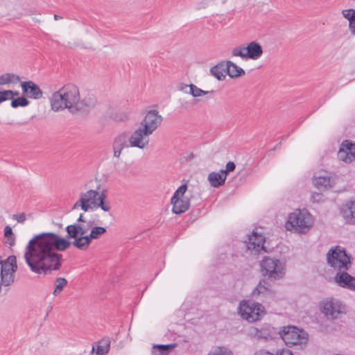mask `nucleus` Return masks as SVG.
Wrapping results in <instances>:
<instances>
[{
	"mask_svg": "<svg viewBox=\"0 0 355 355\" xmlns=\"http://www.w3.org/2000/svg\"><path fill=\"white\" fill-rule=\"evenodd\" d=\"M91 243L87 235H80L70 242L55 233L42 232L28 241L25 249V261L32 272L50 274L53 270H59L62 266V254L59 252L67 250L71 245L84 250Z\"/></svg>",
	"mask_w": 355,
	"mask_h": 355,
	"instance_id": "obj_1",
	"label": "nucleus"
},
{
	"mask_svg": "<svg viewBox=\"0 0 355 355\" xmlns=\"http://www.w3.org/2000/svg\"><path fill=\"white\" fill-rule=\"evenodd\" d=\"M51 110L60 112L67 109L72 114L88 111L94 107L96 99L88 95L80 99L79 89L73 84H66L52 94L50 98Z\"/></svg>",
	"mask_w": 355,
	"mask_h": 355,
	"instance_id": "obj_2",
	"label": "nucleus"
},
{
	"mask_svg": "<svg viewBox=\"0 0 355 355\" xmlns=\"http://www.w3.org/2000/svg\"><path fill=\"white\" fill-rule=\"evenodd\" d=\"M78 207L87 212L97 208H101L104 211H110V202L107 200L105 191L100 193L97 190L89 189L86 192L80 193L79 200L73 205L72 209Z\"/></svg>",
	"mask_w": 355,
	"mask_h": 355,
	"instance_id": "obj_3",
	"label": "nucleus"
},
{
	"mask_svg": "<svg viewBox=\"0 0 355 355\" xmlns=\"http://www.w3.org/2000/svg\"><path fill=\"white\" fill-rule=\"evenodd\" d=\"M278 334L289 347L299 346L300 349H302L306 346L309 340L308 334L304 329L295 326L284 327L278 331Z\"/></svg>",
	"mask_w": 355,
	"mask_h": 355,
	"instance_id": "obj_4",
	"label": "nucleus"
},
{
	"mask_svg": "<svg viewBox=\"0 0 355 355\" xmlns=\"http://www.w3.org/2000/svg\"><path fill=\"white\" fill-rule=\"evenodd\" d=\"M313 220L311 214L305 209H297L291 213L288 218L286 227L288 230L304 234L311 227Z\"/></svg>",
	"mask_w": 355,
	"mask_h": 355,
	"instance_id": "obj_5",
	"label": "nucleus"
},
{
	"mask_svg": "<svg viewBox=\"0 0 355 355\" xmlns=\"http://www.w3.org/2000/svg\"><path fill=\"white\" fill-rule=\"evenodd\" d=\"M326 256L327 264L335 270H348L352 266L350 256L340 246L331 248Z\"/></svg>",
	"mask_w": 355,
	"mask_h": 355,
	"instance_id": "obj_6",
	"label": "nucleus"
},
{
	"mask_svg": "<svg viewBox=\"0 0 355 355\" xmlns=\"http://www.w3.org/2000/svg\"><path fill=\"white\" fill-rule=\"evenodd\" d=\"M261 270L268 279L279 280L285 275V263L276 258L265 257L261 262Z\"/></svg>",
	"mask_w": 355,
	"mask_h": 355,
	"instance_id": "obj_7",
	"label": "nucleus"
},
{
	"mask_svg": "<svg viewBox=\"0 0 355 355\" xmlns=\"http://www.w3.org/2000/svg\"><path fill=\"white\" fill-rule=\"evenodd\" d=\"M239 313L243 319L254 322L261 320L266 311L260 303L243 300L239 304Z\"/></svg>",
	"mask_w": 355,
	"mask_h": 355,
	"instance_id": "obj_8",
	"label": "nucleus"
},
{
	"mask_svg": "<svg viewBox=\"0 0 355 355\" xmlns=\"http://www.w3.org/2000/svg\"><path fill=\"white\" fill-rule=\"evenodd\" d=\"M320 309L328 320H336L345 313V306L338 299L327 298L320 304Z\"/></svg>",
	"mask_w": 355,
	"mask_h": 355,
	"instance_id": "obj_9",
	"label": "nucleus"
},
{
	"mask_svg": "<svg viewBox=\"0 0 355 355\" xmlns=\"http://www.w3.org/2000/svg\"><path fill=\"white\" fill-rule=\"evenodd\" d=\"M17 270V264L15 256H9L5 260H2L0 256V279H1V284L4 286H10L14 282V273Z\"/></svg>",
	"mask_w": 355,
	"mask_h": 355,
	"instance_id": "obj_10",
	"label": "nucleus"
},
{
	"mask_svg": "<svg viewBox=\"0 0 355 355\" xmlns=\"http://www.w3.org/2000/svg\"><path fill=\"white\" fill-rule=\"evenodd\" d=\"M163 118L157 110H150L141 121L140 125L145 132L152 134L161 124Z\"/></svg>",
	"mask_w": 355,
	"mask_h": 355,
	"instance_id": "obj_11",
	"label": "nucleus"
},
{
	"mask_svg": "<svg viewBox=\"0 0 355 355\" xmlns=\"http://www.w3.org/2000/svg\"><path fill=\"white\" fill-rule=\"evenodd\" d=\"M150 135L148 132H145L144 129L139 126L137 128L128 138L129 146L139 149L145 148L149 142L148 137Z\"/></svg>",
	"mask_w": 355,
	"mask_h": 355,
	"instance_id": "obj_12",
	"label": "nucleus"
},
{
	"mask_svg": "<svg viewBox=\"0 0 355 355\" xmlns=\"http://www.w3.org/2000/svg\"><path fill=\"white\" fill-rule=\"evenodd\" d=\"M277 329L271 327L269 324H264L260 329L252 327L250 329V334L254 338L259 340H268L275 338L278 334Z\"/></svg>",
	"mask_w": 355,
	"mask_h": 355,
	"instance_id": "obj_13",
	"label": "nucleus"
},
{
	"mask_svg": "<svg viewBox=\"0 0 355 355\" xmlns=\"http://www.w3.org/2000/svg\"><path fill=\"white\" fill-rule=\"evenodd\" d=\"M338 157L345 163L355 160V144L349 140H345L340 145L338 152Z\"/></svg>",
	"mask_w": 355,
	"mask_h": 355,
	"instance_id": "obj_14",
	"label": "nucleus"
},
{
	"mask_svg": "<svg viewBox=\"0 0 355 355\" xmlns=\"http://www.w3.org/2000/svg\"><path fill=\"white\" fill-rule=\"evenodd\" d=\"M265 236L263 234H258L253 231L252 234L248 236V241H245L248 250H254L259 252L261 250L266 252L264 247Z\"/></svg>",
	"mask_w": 355,
	"mask_h": 355,
	"instance_id": "obj_15",
	"label": "nucleus"
},
{
	"mask_svg": "<svg viewBox=\"0 0 355 355\" xmlns=\"http://www.w3.org/2000/svg\"><path fill=\"white\" fill-rule=\"evenodd\" d=\"M21 87L23 94L28 98L37 100L43 96L40 87L31 80L21 82Z\"/></svg>",
	"mask_w": 355,
	"mask_h": 355,
	"instance_id": "obj_16",
	"label": "nucleus"
},
{
	"mask_svg": "<svg viewBox=\"0 0 355 355\" xmlns=\"http://www.w3.org/2000/svg\"><path fill=\"white\" fill-rule=\"evenodd\" d=\"M346 271L343 270L337 272L334 277V281L339 286L355 291V277L350 275Z\"/></svg>",
	"mask_w": 355,
	"mask_h": 355,
	"instance_id": "obj_17",
	"label": "nucleus"
},
{
	"mask_svg": "<svg viewBox=\"0 0 355 355\" xmlns=\"http://www.w3.org/2000/svg\"><path fill=\"white\" fill-rule=\"evenodd\" d=\"M171 202L173 205L172 211L175 214L184 213L190 206L189 199L187 197L176 198L175 199L172 197Z\"/></svg>",
	"mask_w": 355,
	"mask_h": 355,
	"instance_id": "obj_18",
	"label": "nucleus"
},
{
	"mask_svg": "<svg viewBox=\"0 0 355 355\" xmlns=\"http://www.w3.org/2000/svg\"><path fill=\"white\" fill-rule=\"evenodd\" d=\"M340 212L347 223L355 224V200L343 205Z\"/></svg>",
	"mask_w": 355,
	"mask_h": 355,
	"instance_id": "obj_19",
	"label": "nucleus"
},
{
	"mask_svg": "<svg viewBox=\"0 0 355 355\" xmlns=\"http://www.w3.org/2000/svg\"><path fill=\"white\" fill-rule=\"evenodd\" d=\"M245 49L247 59L257 60L263 54L262 46L255 41L250 42Z\"/></svg>",
	"mask_w": 355,
	"mask_h": 355,
	"instance_id": "obj_20",
	"label": "nucleus"
},
{
	"mask_svg": "<svg viewBox=\"0 0 355 355\" xmlns=\"http://www.w3.org/2000/svg\"><path fill=\"white\" fill-rule=\"evenodd\" d=\"M225 63L226 73L230 77L235 78L245 75V71L234 62L228 60Z\"/></svg>",
	"mask_w": 355,
	"mask_h": 355,
	"instance_id": "obj_21",
	"label": "nucleus"
},
{
	"mask_svg": "<svg viewBox=\"0 0 355 355\" xmlns=\"http://www.w3.org/2000/svg\"><path fill=\"white\" fill-rule=\"evenodd\" d=\"M269 293H271V286L268 279H263L259 281L257 287L253 290L252 295L255 297L259 296L261 294H266Z\"/></svg>",
	"mask_w": 355,
	"mask_h": 355,
	"instance_id": "obj_22",
	"label": "nucleus"
},
{
	"mask_svg": "<svg viewBox=\"0 0 355 355\" xmlns=\"http://www.w3.org/2000/svg\"><path fill=\"white\" fill-rule=\"evenodd\" d=\"M332 182V179L329 175H321L315 177L313 179L314 185L319 189L331 188Z\"/></svg>",
	"mask_w": 355,
	"mask_h": 355,
	"instance_id": "obj_23",
	"label": "nucleus"
},
{
	"mask_svg": "<svg viewBox=\"0 0 355 355\" xmlns=\"http://www.w3.org/2000/svg\"><path fill=\"white\" fill-rule=\"evenodd\" d=\"M176 344L154 345L152 349L153 355H168L175 348Z\"/></svg>",
	"mask_w": 355,
	"mask_h": 355,
	"instance_id": "obj_24",
	"label": "nucleus"
},
{
	"mask_svg": "<svg viewBox=\"0 0 355 355\" xmlns=\"http://www.w3.org/2000/svg\"><path fill=\"white\" fill-rule=\"evenodd\" d=\"M67 240L70 239H76L78 236H82L84 230L80 227V224L69 225L66 227Z\"/></svg>",
	"mask_w": 355,
	"mask_h": 355,
	"instance_id": "obj_25",
	"label": "nucleus"
},
{
	"mask_svg": "<svg viewBox=\"0 0 355 355\" xmlns=\"http://www.w3.org/2000/svg\"><path fill=\"white\" fill-rule=\"evenodd\" d=\"M110 340L109 338H103L99 342L97 346L96 352L94 353V347L93 346L90 355H104L108 353L110 350Z\"/></svg>",
	"mask_w": 355,
	"mask_h": 355,
	"instance_id": "obj_26",
	"label": "nucleus"
},
{
	"mask_svg": "<svg viewBox=\"0 0 355 355\" xmlns=\"http://www.w3.org/2000/svg\"><path fill=\"white\" fill-rule=\"evenodd\" d=\"M208 180L211 187L218 188L225 184V176L216 172H211L208 175Z\"/></svg>",
	"mask_w": 355,
	"mask_h": 355,
	"instance_id": "obj_27",
	"label": "nucleus"
},
{
	"mask_svg": "<svg viewBox=\"0 0 355 355\" xmlns=\"http://www.w3.org/2000/svg\"><path fill=\"white\" fill-rule=\"evenodd\" d=\"M225 72H226L225 63L221 62L213 67L210 69V73L218 80H223L225 78Z\"/></svg>",
	"mask_w": 355,
	"mask_h": 355,
	"instance_id": "obj_28",
	"label": "nucleus"
},
{
	"mask_svg": "<svg viewBox=\"0 0 355 355\" xmlns=\"http://www.w3.org/2000/svg\"><path fill=\"white\" fill-rule=\"evenodd\" d=\"M20 81V77L15 73H4L0 76V85H7L12 83H16Z\"/></svg>",
	"mask_w": 355,
	"mask_h": 355,
	"instance_id": "obj_29",
	"label": "nucleus"
},
{
	"mask_svg": "<svg viewBox=\"0 0 355 355\" xmlns=\"http://www.w3.org/2000/svg\"><path fill=\"white\" fill-rule=\"evenodd\" d=\"M106 232V228L100 226L93 227L91 229L90 234L88 236V239L92 241L94 239H99L102 235Z\"/></svg>",
	"mask_w": 355,
	"mask_h": 355,
	"instance_id": "obj_30",
	"label": "nucleus"
},
{
	"mask_svg": "<svg viewBox=\"0 0 355 355\" xmlns=\"http://www.w3.org/2000/svg\"><path fill=\"white\" fill-rule=\"evenodd\" d=\"M128 137L125 133H122L118 135L114 140L113 145L116 148H120L123 149L125 147L130 146L129 144H127Z\"/></svg>",
	"mask_w": 355,
	"mask_h": 355,
	"instance_id": "obj_31",
	"label": "nucleus"
},
{
	"mask_svg": "<svg viewBox=\"0 0 355 355\" xmlns=\"http://www.w3.org/2000/svg\"><path fill=\"white\" fill-rule=\"evenodd\" d=\"M67 281L64 277H58L55 281V289L53 292V294L56 296L58 295L63 288L67 286Z\"/></svg>",
	"mask_w": 355,
	"mask_h": 355,
	"instance_id": "obj_32",
	"label": "nucleus"
},
{
	"mask_svg": "<svg viewBox=\"0 0 355 355\" xmlns=\"http://www.w3.org/2000/svg\"><path fill=\"white\" fill-rule=\"evenodd\" d=\"M190 88L189 94L192 95L193 97H199L207 94L209 93H214L213 90L211 91H204L200 88H198L196 85L193 84H190L189 85Z\"/></svg>",
	"mask_w": 355,
	"mask_h": 355,
	"instance_id": "obj_33",
	"label": "nucleus"
},
{
	"mask_svg": "<svg viewBox=\"0 0 355 355\" xmlns=\"http://www.w3.org/2000/svg\"><path fill=\"white\" fill-rule=\"evenodd\" d=\"M30 103V101L25 97L21 96L17 98L12 99L11 101V107L13 108H17L18 107H26L28 106Z\"/></svg>",
	"mask_w": 355,
	"mask_h": 355,
	"instance_id": "obj_34",
	"label": "nucleus"
},
{
	"mask_svg": "<svg viewBox=\"0 0 355 355\" xmlns=\"http://www.w3.org/2000/svg\"><path fill=\"white\" fill-rule=\"evenodd\" d=\"M232 54L233 56H239L243 60H248L246 55V49L245 46H237L234 48L232 51Z\"/></svg>",
	"mask_w": 355,
	"mask_h": 355,
	"instance_id": "obj_35",
	"label": "nucleus"
},
{
	"mask_svg": "<svg viewBox=\"0 0 355 355\" xmlns=\"http://www.w3.org/2000/svg\"><path fill=\"white\" fill-rule=\"evenodd\" d=\"M207 355H232V353L226 347H218L210 352Z\"/></svg>",
	"mask_w": 355,
	"mask_h": 355,
	"instance_id": "obj_36",
	"label": "nucleus"
},
{
	"mask_svg": "<svg viewBox=\"0 0 355 355\" xmlns=\"http://www.w3.org/2000/svg\"><path fill=\"white\" fill-rule=\"evenodd\" d=\"M4 236L8 240L10 245H13L15 243V236L12 228L10 226H6L4 229Z\"/></svg>",
	"mask_w": 355,
	"mask_h": 355,
	"instance_id": "obj_37",
	"label": "nucleus"
},
{
	"mask_svg": "<svg viewBox=\"0 0 355 355\" xmlns=\"http://www.w3.org/2000/svg\"><path fill=\"white\" fill-rule=\"evenodd\" d=\"M187 189V185L186 184H184L181 185L174 193L173 197V199L176 198H184V195L186 193Z\"/></svg>",
	"mask_w": 355,
	"mask_h": 355,
	"instance_id": "obj_38",
	"label": "nucleus"
},
{
	"mask_svg": "<svg viewBox=\"0 0 355 355\" xmlns=\"http://www.w3.org/2000/svg\"><path fill=\"white\" fill-rule=\"evenodd\" d=\"M349 22V28L351 33L355 35V11H353V14H351Z\"/></svg>",
	"mask_w": 355,
	"mask_h": 355,
	"instance_id": "obj_39",
	"label": "nucleus"
},
{
	"mask_svg": "<svg viewBox=\"0 0 355 355\" xmlns=\"http://www.w3.org/2000/svg\"><path fill=\"white\" fill-rule=\"evenodd\" d=\"M11 92H8L7 90L0 91V104L3 101L10 100L8 95H11Z\"/></svg>",
	"mask_w": 355,
	"mask_h": 355,
	"instance_id": "obj_40",
	"label": "nucleus"
},
{
	"mask_svg": "<svg viewBox=\"0 0 355 355\" xmlns=\"http://www.w3.org/2000/svg\"><path fill=\"white\" fill-rule=\"evenodd\" d=\"M12 218L16 220L19 223H23L26 219V214L24 213H20L18 214H14Z\"/></svg>",
	"mask_w": 355,
	"mask_h": 355,
	"instance_id": "obj_41",
	"label": "nucleus"
},
{
	"mask_svg": "<svg viewBox=\"0 0 355 355\" xmlns=\"http://www.w3.org/2000/svg\"><path fill=\"white\" fill-rule=\"evenodd\" d=\"M94 224V221H89L87 223V225L86 226L80 225V227L84 230V232H83V235L85 236V234L88 232V230L92 227V225Z\"/></svg>",
	"mask_w": 355,
	"mask_h": 355,
	"instance_id": "obj_42",
	"label": "nucleus"
},
{
	"mask_svg": "<svg viewBox=\"0 0 355 355\" xmlns=\"http://www.w3.org/2000/svg\"><path fill=\"white\" fill-rule=\"evenodd\" d=\"M353 11H355L354 9H347V10H343L342 11V14L343 17L347 19V20H349L351 14H353Z\"/></svg>",
	"mask_w": 355,
	"mask_h": 355,
	"instance_id": "obj_43",
	"label": "nucleus"
},
{
	"mask_svg": "<svg viewBox=\"0 0 355 355\" xmlns=\"http://www.w3.org/2000/svg\"><path fill=\"white\" fill-rule=\"evenodd\" d=\"M275 355H293L292 352L288 349H282L276 352Z\"/></svg>",
	"mask_w": 355,
	"mask_h": 355,
	"instance_id": "obj_44",
	"label": "nucleus"
},
{
	"mask_svg": "<svg viewBox=\"0 0 355 355\" xmlns=\"http://www.w3.org/2000/svg\"><path fill=\"white\" fill-rule=\"evenodd\" d=\"M225 168L227 172H232L236 168V164L233 162H229L227 163Z\"/></svg>",
	"mask_w": 355,
	"mask_h": 355,
	"instance_id": "obj_45",
	"label": "nucleus"
},
{
	"mask_svg": "<svg viewBox=\"0 0 355 355\" xmlns=\"http://www.w3.org/2000/svg\"><path fill=\"white\" fill-rule=\"evenodd\" d=\"M112 148H113V150H114V157H119L121 153V150H123L122 148H116L114 146H112Z\"/></svg>",
	"mask_w": 355,
	"mask_h": 355,
	"instance_id": "obj_46",
	"label": "nucleus"
},
{
	"mask_svg": "<svg viewBox=\"0 0 355 355\" xmlns=\"http://www.w3.org/2000/svg\"><path fill=\"white\" fill-rule=\"evenodd\" d=\"M7 91H8V92H11V93H12V94H11V96H10V95H8V96H9V99H10V100L15 99V98H14V97H15V96H18V95H19V92H17V91H12V90H7Z\"/></svg>",
	"mask_w": 355,
	"mask_h": 355,
	"instance_id": "obj_47",
	"label": "nucleus"
},
{
	"mask_svg": "<svg viewBox=\"0 0 355 355\" xmlns=\"http://www.w3.org/2000/svg\"><path fill=\"white\" fill-rule=\"evenodd\" d=\"M255 355H274L273 354L266 350H260L255 354Z\"/></svg>",
	"mask_w": 355,
	"mask_h": 355,
	"instance_id": "obj_48",
	"label": "nucleus"
},
{
	"mask_svg": "<svg viewBox=\"0 0 355 355\" xmlns=\"http://www.w3.org/2000/svg\"><path fill=\"white\" fill-rule=\"evenodd\" d=\"M77 221L78 223H85L86 222V220L85 219V217H84L83 214H80V215L79 218H78Z\"/></svg>",
	"mask_w": 355,
	"mask_h": 355,
	"instance_id": "obj_49",
	"label": "nucleus"
},
{
	"mask_svg": "<svg viewBox=\"0 0 355 355\" xmlns=\"http://www.w3.org/2000/svg\"><path fill=\"white\" fill-rule=\"evenodd\" d=\"M229 173H230V172H227V171H226V168H225V169H221L218 173H219V174H221L222 175L225 176V178H227V174H228Z\"/></svg>",
	"mask_w": 355,
	"mask_h": 355,
	"instance_id": "obj_50",
	"label": "nucleus"
},
{
	"mask_svg": "<svg viewBox=\"0 0 355 355\" xmlns=\"http://www.w3.org/2000/svg\"><path fill=\"white\" fill-rule=\"evenodd\" d=\"M187 87H189V85H184V84H181L180 87H179V89L180 90H182L183 91L185 88H187Z\"/></svg>",
	"mask_w": 355,
	"mask_h": 355,
	"instance_id": "obj_51",
	"label": "nucleus"
},
{
	"mask_svg": "<svg viewBox=\"0 0 355 355\" xmlns=\"http://www.w3.org/2000/svg\"><path fill=\"white\" fill-rule=\"evenodd\" d=\"M62 17H60V16H59V15H54V19H55V20H58V19H62Z\"/></svg>",
	"mask_w": 355,
	"mask_h": 355,
	"instance_id": "obj_52",
	"label": "nucleus"
}]
</instances>
